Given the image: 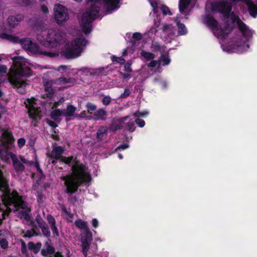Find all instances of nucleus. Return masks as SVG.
Listing matches in <instances>:
<instances>
[{
  "label": "nucleus",
  "mask_w": 257,
  "mask_h": 257,
  "mask_svg": "<svg viewBox=\"0 0 257 257\" xmlns=\"http://www.w3.org/2000/svg\"><path fill=\"white\" fill-rule=\"evenodd\" d=\"M245 3L248 7L250 15L255 17L257 16V5L251 0H245Z\"/></svg>",
  "instance_id": "nucleus-21"
},
{
  "label": "nucleus",
  "mask_w": 257,
  "mask_h": 257,
  "mask_svg": "<svg viewBox=\"0 0 257 257\" xmlns=\"http://www.w3.org/2000/svg\"><path fill=\"white\" fill-rule=\"evenodd\" d=\"M231 8L227 2H209L203 22L219 39L223 51L242 53L249 48L247 42L253 32L231 12Z\"/></svg>",
  "instance_id": "nucleus-1"
},
{
  "label": "nucleus",
  "mask_w": 257,
  "mask_h": 257,
  "mask_svg": "<svg viewBox=\"0 0 257 257\" xmlns=\"http://www.w3.org/2000/svg\"><path fill=\"white\" fill-rule=\"evenodd\" d=\"M63 110L55 109L51 113V117L55 120H57L61 116H63Z\"/></svg>",
  "instance_id": "nucleus-32"
},
{
  "label": "nucleus",
  "mask_w": 257,
  "mask_h": 257,
  "mask_svg": "<svg viewBox=\"0 0 257 257\" xmlns=\"http://www.w3.org/2000/svg\"><path fill=\"white\" fill-rule=\"evenodd\" d=\"M163 35L165 41L169 42V39H171L175 35L174 28L171 25H164L163 27Z\"/></svg>",
  "instance_id": "nucleus-14"
},
{
  "label": "nucleus",
  "mask_w": 257,
  "mask_h": 257,
  "mask_svg": "<svg viewBox=\"0 0 257 257\" xmlns=\"http://www.w3.org/2000/svg\"><path fill=\"white\" fill-rule=\"evenodd\" d=\"M149 114V112L148 111H144L143 112H140L138 111V112L135 113L134 115L135 117L137 116H141V117H145Z\"/></svg>",
  "instance_id": "nucleus-37"
},
{
  "label": "nucleus",
  "mask_w": 257,
  "mask_h": 257,
  "mask_svg": "<svg viewBox=\"0 0 257 257\" xmlns=\"http://www.w3.org/2000/svg\"><path fill=\"white\" fill-rule=\"evenodd\" d=\"M3 208H2V207L1 206H0V210H3Z\"/></svg>",
  "instance_id": "nucleus-64"
},
{
  "label": "nucleus",
  "mask_w": 257,
  "mask_h": 257,
  "mask_svg": "<svg viewBox=\"0 0 257 257\" xmlns=\"http://www.w3.org/2000/svg\"><path fill=\"white\" fill-rule=\"evenodd\" d=\"M31 1V0H24V3L26 5H29V4L30 3Z\"/></svg>",
  "instance_id": "nucleus-59"
},
{
  "label": "nucleus",
  "mask_w": 257,
  "mask_h": 257,
  "mask_svg": "<svg viewBox=\"0 0 257 257\" xmlns=\"http://www.w3.org/2000/svg\"><path fill=\"white\" fill-rule=\"evenodd\" d=\"M11 159L13 161L14 169L18 174L22 173L25 169V166L20 162V160L26 166L31 167L34 165L38 171H41L40 166L37 161L34 162L32 161H28L25 157L23 156L18 157L16 155H12Z\"/></svg>",
  "instance_id": "nucleus-10"
},
{
  "label": "nucleus",
  "mask_w": 257,
  "mask_h": 257,
  "mask_svg": "<svg viewBox=\"0 0 257 257\" xmlns=\"http://www.w3.org/2000/svg\"><path fill=\"white\" fill-rule=\"evenodd\" d=\"M142 38V34L140 33H135L133 35V39L134 40H140Z\"/></svg>",
  "instance_id": "nucleus-44"
},
{
  "label": "nucleus",
  "mask_w": 257,
  "mask_h": 257,
  "mask_svg": "<svg viewBox=\"0 0 257 257\" xmlns=\"http://www.w3.org/2000/svg\"><path fill=\"white\" fill-rule=\"evenodd\" d=\"M82 252L85 256H86L88 254V251L89 249V247H85L82 248Z\"/></svg>",
  "instance_id": "nucleus-50"
},
{
  "label": "nucleus",
  "mask_w": 257,
  "mask_h": 257,
  "mask_svg": "<svg viewBox=\"0 0 257 257\" xmlns=\"http://www.w3.org/2000/svg\"><path fill=\"white\" fill-rule=\"evenodd\" d=\"M25 104L28 109V113L30 117L34 119L41 117L40 105H42V103L40 100L32 97L28 99Z\"/></svg>",
  "instance_id": "nucleus-11"
},
{
  "label": "nucleus",
  "mask_w": 257,
  "mask_h": 257,
  "mask_svg": "<svg viewBox=\"0 0 257 257\" xmlns=\"http://www.w3.org/2000/svg\"><path fill=\"white\" fill-rule=\"evenodd\" d=\"M140 54L143 59L146 61L151 60L155 58V55L153 53L144 50H142Z\"/></svg>",
  "instance_id": "nucleus-30"
},
{
  "label": "nucleus",
  "mask_w": 257,
  "mask_h": 257,
  "mask_svg": "<svg viewBox=\"0 0 257 257\" xmlns=\"http://www.w3.org/2000/svg\"><path fill=\"white\" fill-rule=\"evenodd\" d=\"M42 11L45 14H47L49 12L48 8L45 6L42 7Z\"/></svg>",
  "instance_id": "nucleus-55"
},
{
  "label": "nucleus",
  "mask_w": 257,
  "mask_h": 257,
  "mask_svg": "<svg viewBox=\"0 0 257 257\" xmlns=\"http://www.w3.org/2000/svg\"><path fill=\"white\" fill-rule=\"evenodd\" d=\"M127 128L129 131L132 132L135 131L134 123L133 121L128 123Z\"/></svg>",
  "instance_id": "nucleus-47"
},
{
  "label": "nucleus",
  "mask_w": 257,
  "mask_h": 257,
  "mask_svg": "<svg viewBox=\"0 0 257 257\" xmlns=\"http://www.w3.org/2000/svg\"><path fill=\"white\" fill-rule=\"evenodd\" d=\"M11 59L13 61V65L8 74L9 81L17 87L18 92L24 94L28 84L22 77H28L31 75V70L28 67L30 63L21 56H15Z\"/></svg>",
  "instance_id": "nucleus-4"
},
{
  "label": "nucleus",
  "mask_w": 257,
  "mask_h": 257,
  "mask_svg": "<svg viewBox=\"0 0 257 257\" xmlns=\"http://www.w3.org/2000/svg\"><path fill=\"white\" fill-rule=\"evenodd\" d=\"M77 108L71 104L68 105L66 109H63V116L66 117L76 116L75 111Z\"/></svg>",
  "instance_id": "nucleus-22"
},
{
  "label": "nucleus",
  "mask_w": 257,
  "mask_h": 257,
  "mask_svg": "<svg viewBox=\"0 0 257 257\" xmlns=\"http://www.w3.org/2000/svg\"><path fill=\"white\" fill-rule=\"evenodd\" d=\"M124 70L126 72H132V70L131 68V65L130 64H126L124 65Z\"/></svg>",
  "instance_id": "nucleus-52"
},
{
  "label": "nucleus",
  "mask_w": 257,
  "mask_h": 257,
  "mask_svg": "<svg viewBox=\"0 0 257 257\" xmlns=\"http://www.w3.org/2000/svg\"><path fill=\"white\" fill-rule=\"evenodd\" d=\"M111 101V98L109 96H105L102 99V103L104 105H108Z\"/></svg>",
  "instance_id": "nucleus-45"
},
{
  "label": "nucleus",
  "mask_w": 257,
  "mask_h": 257,
  "mask_svg": "<svg viewBox=\"0 0 257 257\" xmlns=\"http://www.w3.org/2000/svg\"><path fill=\"white\" fill-rule=\"evenodd\" d=\"M53 14L55 20L59 25H63L69 18L67 9L60 4L55 5Z\"/></svg>",
  "instance_id": "nucleus-12"
},
{
  "label": "nucleus",
  "mask_w": 257,
  "mask_h": 257,
  "mask_svg": "<svg viewBox=\"0 0 257 257\" xmlns=\"http://www.w3.org/2000/svg\"><path fill=\"white\" fill-rule=\"evenodd\" d=\"M197 0H180L179 3V11L182 14L185 13L186 9L191 4H194Z\"/></svg>",
  "instance_id": "nucleus-20"
},
{
  "label": "nucleus",
  "mask_w": 257,
  "mask_h": 257,
  "mask_svg": "<svg viewBox=\"0 0 257 257\" xmlns=\"http://www.w3.org/2000/svg\"><path fill=\"white\" fill-rule=\"evenodd\" d=\"M36 220L40 227H43V226L46 224L43 219L39 215H37L36 217Z\"/></svg>",
  "instance_id": "nucleus-35"
},
{
  "label": "nucleus",
  "mask_w": 257,
  "mask_h": 257,
  "mask_svg": "<svg viewBox=\"0 0 257 257\" xmlns=\"http://www.w3.org/2000/svg\"><path fill=\"white\" fill-rule=\"evenodd\" d=\"M136 123L139 126L143 127L145 124V122L144 120L140 118H137L135 120Z\"/></svg>",
  "instance_id": "nucleus-42"
},
{
  "label": "nucleus",
  "mask_w": 257,
  "mask_h": 257,
  "mask_svg": "<svg viewBox=\"0 0 257 257\" xmlns=\"http://www.w3.org/2000/svg\"><path fill=\"white\" fill-rule=\"evenodd\" d=\"M179 18L177 17L175 20L178 28V35L180 36L184 35L187 33V29L184 24L179 23Z\"/></svg>",
  "instance_id": "nucleus-28"
},
{
  "label": "nucleus",
  "mask_w": 257,
  "mask_h": 257,
  "mask_svg": "<svg viewBox=\"0 0 257 257\" xmlns=\"http://www.w3.org/2000/svg\"><path fill=\"white\" fill-rule=\"evenodd\" d=\"M64 151V149L62 147H55L52 151L50 157L54 160L60 159L61 162L72 166V173L61 178L64 181L67 193L72 194L77 191L81 183L89 181L90 176L87 168L80 163L76 158L61 157Z\"/></svg>",
  "instance_id": "nucleus-2"
},
{
  "label": "nucleus",
  "mask_w": 257,
  "mask_h": 257,
  "mask_svg": "<svg viewBox=\"0 0 257 257\" xmlns=\"http://www.w3.org/2000/svg\"><path fill=\"white\" fill-rule=\"evenodd\" d=\"M3 39H8L15 43L20 42L22 47L32 54L37 55H43L45 56L53 57L58 55L57 53H53L46 51L42 50L37 44L33 43L28 39H24L19 40L17 37L13 35L4 33L1 36Z\"/></svg>",
  "instance_id": "nucleus-5"
},
{
  "label": "nucleus",
  "mask_w": 257,
  "mask_h": 257,
  "mask_svg": "<svg viewBox=\"0 0 257 257\" xmlns=\"http://www.w3.org/2000/svg\"><path fill=\"white\" fill-rule=\"evenodd\" d=\"M40 228L42 229V231L45 236H49L50 235V231L47 224L43 226V227H41Z\"/></svg>",
  "instance_id": "nucleus-36"
},
{
  "label": "nucleus",
  "mask_w": 257,
  "mask_h": 257,
  "mask_svg": "<svg viewBox=\"0 0 257 257\" xmlns=\"http://www.w3.org/2000/svg\"><path fill=\"white\" fill-rule=\"evenodd\" d=\"M151 6L153 8V11L154 14H157L158 13V9H160L164 15H171L172 14L169 9L161 3L159 0H149Z\"/></svg>",
  "instance_id": "nucleus-13"
},
{
  "label": "nucleus",
  "mask_w": 257,
  "mask_h": 257,
  "mask_svg": "<svg viewBox=\"0 0 257 257\" xmlns=\"http://www.w3.org/2000/svg\"><path fill=\"white\" fill-rule=\"evenodd\" d=\"M81 241L82 248L85 247H90V244L92 240V233H90V236L86 235H81Z\"/></svg>",
  "instance_id": "nucleus-24"
},
{
  "label": "nucleus",
  "mask_w": 257,
  "mask_h": 257,
  "mask_svg": "<svg viewBox=\"0 0 257 257\" xmlns=\"http://www.w3.org/2000/svg\"><path fill=\"white\" fill-rule=\"evenodd\" d=\"M128 148V144H123L120 146H119L118 147H117L116 149V151H117L120 149L124 150Z\"/></svg>",
  "instance_id": "nucleus-49"
},
{
  "label": "nucleus",
  "mask_w": 257,
  "mask_h": 257,
  "mask_svg": "<svg viewBox=\"0 0 257 257\" xmlns=\"http://www.w3.org/2000/svg\"><path fill=\"white\" fill-rule=\"evenodd\" d=\"M8 201L11 204L9 208L13 211H19V215L21 218H24L27 221H31V217L29 214L30 209L27 206L26 203L23 200L22 196L19 195L18 193H14L12 195L8 196Z\"/></svg>",
  "instance_id": "nucleus-7"
},
{
  "label": "nucleus",
  "mask_w": 257,
  "mask_h": 257,
  "mask_svg": "<svg viewBox=\"0 0 257 257\" xmlns=\"http://www.w3.org/2000/svg\"><path fill=\"white\" fill-rule=\"evenodd\" d=\"M23 19L24 17L21 15H18L16 16H11L8 19V23L11 27H14L18 25Z\"/></svg>",
  "instance_id": "nucleus-18"
},
{
  "label": "nucleus",
  "mask_w": 257,
  "mask_h": 257,
  "mask_svg": "<svg viewBox=\"0 0 257 257\" xmlns=\"http://www.w3.org/2000/svg\"><path fill=\"white\" fill-rule=\"evenodd\" d=\"M123 78H124V79H130V78L131 77V75H129V74H123Z\"/></svg>",
  "instance_id": "nucleus-56"
},
{
  "label": "nucleus",
  "mask_w": 257,
  "mask_h": 257,
  "mask_svg": "<svg viewBox=\"0 0 257 257\" xmlns=\"http://www.w3.org/2000/svg\"><path fill=\"white\" fill-rule=\"evenodd\" d=\"M127 53V49H125L123 52V55H126Z\"/></svg>",
  "instance_id": "nucleus-62"
},
{
  "label": "nucleus",
  "mask_w": 257,
  "mask_h": 257,
  "mask_svg": "<svg viewBox=\"0 0 257 257\" xmlns=\"http://www.w3.org/2000/svg\"><path fill=\"white\" fill-rule=\"evenodd\" d=\"M35 235V231L34 230H29L26 232V233L24 234V236L30 237Z\"/></svg>",
  "instance_id": "nucleus-43"
},
{
  "label": "nucleus",
  "mask_w": 257,
  "mask_h": 257,
  "mask_svg": "<svg viewBox=\"0 0 257 257\" xmlns=\"http://www.w3.org/2000/svg\"><path fill=\"white\" fill-rule=\"evenodd\" d=\"M56 84L55 80H50L46 81L44 83L45 90L48 93L49 97H51L54 94L55 91L53 88V85Z\"/></svg>",
  "instance_id": "nucleus-19"
},
{
  "label": "nucleus",
  "mask_w": 257,
  "mask_h": 257,
  "mask_svg": "<svg viewBox=\"0 0 257 257\" xmlns=\"http://www.w3.org/2000/svg\"><path fill=\"white\" fill-rule=\"evenodd\" d=\"M131 93V91L128 89H125L123 93L121 95L122 98L128 96Z\"/></svg>",
  "instance_id": "nucleus-48"
},
{
  "label": "nucleus",
  "mask_w": 257,
  "mask_h": 257,
  "mask_svg": "<svg viewBox=\"0 0 257 257\" xmlns=\"http://www.w3.org/2000/svg\"><path fill=\"white\" fill-rule=\"evenodd\" d=\"M75 224L78 228L84 230V231L81 234V235L86 234L87 235H88V236H90V233H92L88 227L87 222L79 219L75 221Z\"/></svg>",
  "instance_id": "nucleus-15"
},
{
  "label": "nucleus",
  "mask_w": 257,
  "mask_h": 257,
  "mask_svg": "<svg viewBox=\"0 0 257 257\" xmlns=\"http://www.w3.org/2000/svg\"><path fill=\"white\" fill-rule=\"evenodd\" d=\"M107 116V112L103 109L100 108L95 111L91 116L92 119L95 120H104Z\"/></svg>",
  "instance_id": "nucleus-17"
},
{
  "label": "nucleus",
  "mask_w": 257,
  "mask_h": 257,
  "mask_svg": "<svg viewBox=\"0 0 257 257\" xmlns=\"http://www.w3.org/2000/svg\"><path fill=\"white\" fill-rule=\"evenodd\" d=\"M128 118V117L126 116V117H122L120 119V121L122 122H124L125 120H126Z\"/></svg>",
  "instance_id": "nucleus-58"
},
{
  "label": "nucleus",
  "mask_w": 257,
  "mask_h": 257,
  "mask_svg": "<svg viewBox=\"0 0 257 257\" xmlns=\"http://www.w3.org/2000/svg\"><path fill=\"white\" fill-rule=\"evenodd\" d=\"M41 246V243L34 244L33 242H29L28 244L29 249L33 250L35 253H37L40 251Z\"/></svg>",
  "instance_id": "nucleus-29"
},
{
  "label": "nucleus",
  "mask_w": 257,
  "mask_h": 257,
  "mask_svg": "<svg viewBox=\"0 0 257 257\" xmlns=\"http://www.w3.org/2000/svg\"><path fill=\"white\" fill-rule=\"evenodd\" d=\"M0 245L3 249H6L8 247V242L5 238H3L0 240Z\"/></svg>",
  "instance_id": "nucleus-38"
},
{
  "label": "nucleus",
  "mask_w": 257,
  "mask_h": 257,
  "mask_svg": "<svg viewBox=\"0 0 257 257\" xmlns=\"http://www.w3.org/2000/svg\"><path fill=\"white\" fill-rule=\"evenodd\" d=\"M22 245L23 248H22V251L24 252V250H25V244L24 242H23Z\"/></svg>",
  "instance_id": "nucleus-61"
},
{
  "label": "nucleus",
  "mask_w": 257,
  "mask_h": 257,
  "mask_svg": "<svg viewBox=\"0 0 257 257\" xmlns=\"http://www.w3.org/2000/svg\"><path fill=\"white\" fill-rule=\"evenodd\" d=\"M86 107L88 113L92 114V112L96 109V105L91 102H87Z\"/></svg>",
  "instance_id": "nucleus-33"
},
{
  "label": "nucleus",
  "mask_w": 257,
  "mask_h": 257,
  "mask_svg": "<svg viewBox=\"0 0 257 257\" xmlns=\"http://www.w3.org/2000/svg\"><path fill=\"white\" fill-rule=\"evenodd\" d=\"M168 52L166 50L165 53H161V56L160 57L159 60V65L157 67V70L159 72L161 68V65H168L171 62V59L170 57L168 56Z\"/></svg>",
  "instance_id": "nucleus-16"
},
{
  "label": "nucleus",
  "mask_w": 257,
  "mask_h": 257,
  "mask_svg": "<svg viewBox=\"0 0 257 257\" xmlns=\"http://www.w3.org/2000/svg\"><path fill=\"white\" fill-rule=\"evenodd\" d=\"M151 49L153 51H159L161 53L166 52L167 48L164 46H161L157 42L153 41L151 45Z\"/></svg>",
  "instance_id": "nucleus-26"
},
{
  "label": "nucleus",
  "mask_w": 257,
  "mask_h": 257,
  "mask_svg": "<svg viewBox=\"0 0 257 257\" xmlns=\"http://www.w3.org/2000/svg\"><path fill=\"white\" fill-rule=\"evenodd\" d=\"M118 158L120 159H122L123 158V156L122 155H121V154H119L118 155Z\"/></svg>",
  "instance_id": "nucleus-63"
},
{
  "label": "nucleus",
  "mask_w": 257,
  "mask_h": 257,
  "mask_svg": "<svg viewBox=\"0 0 257 257\" xmlns=\"http://www.w3.org/2000/svg\"><path fill=\"white\" fill-rule=\"evenodd\" d=\"M48 123L53 127H56L57 125L55 124V123L52 121L49 120L48 121Z\"/></svg>",
  "instance_id": "nucleus-54"
},
{
  "label": "nucleus",
  "mask_w": 257,
  "mask_h": 257,
  "mask_svg": "<svg viewBox=\"0 0 257 257\" xmlns=\"http://www.w3.org/2000/svg\"><path fill=\"white\" fill-rule=\"evenodd\" d=\"M37 40L45 46L53 48L62 43L64 38L62 33H56L53 30H45L38 32Z\"/></svg>",
  "instance_id": "nucleus-6"
},
{
  "label": "nucleus",
  "mask_w": 257,
  "mask_h": 257,
  "mask_svg": "<svg viewBox=\"0 0 257 257\" xmlns=\"http://www.w3.org/2000/svg\"><path fill=\"white\" fill-rule=\"evenodd\" d=\"M68 68V67L66 65H61L60 66H59L58 68H57V70L58 71H61L62 70L63 71H65L66 70H67Z\"/></svg>",
  "instance_id": "nucleus-53"
},
{
  "label": "nucleus",
  "mask_w": 257,
  "mask_h": 257,
  "mask_svg": "<svg viewBox=\"0 0 257 257\" xmlns=\"http://www.w3.org/2000/svg\"><path fill=\"white\" fill-rule=\"evenodd\" d=\"M158 65L159 63L156 60H153L148 64V66L151 70H152L154 67L158 66Z\"/></svg>",
  "instance_id": "nucleus-40"
},
{
  "label": "nucleus",
  "mask_w": 257,
  "mask_h": 257,
  "mask_svg": "<svg viewBox=\"0 0 257 257\" xmlns=\"http://www.w3.org/2000/svg\"><path fill=\"white\" fill-rule=\"evenodd\" d=\"M54 248L52 246L47 244L46 249H43L41 251V253L43 256H47L48 254H52L54 252Z\"/></svg>",
  "instance_id": "nucleus-31"
},
{
  "label": "nucleus",
  "mask_w": 257,
  "mask_h": 257,
  "mask_svg": "<svg viewBox=\"0 0 257 257\" xmlns=\"http://www.w3.org/2000/svg\"><path fill=\"white\" fill-rule=\"evenodd\" d=\"M61 208L65 217L70 222H72L73 217L72 215L68 212V211L66 210V208L64 206H62Z\"/></svg>",
  "instance_id": "nucleus-34"
},
{
  "label": "nucleus",
  "mask_w": 257,
  "mask_h": 257,
  "mask_svg": "<svg viewBox=\"0 0 257 257\" xmlns=\"http://www.w3.org/2000/svg\"><path fill=\"white\" fill-rule=\"evenodd\" d=\"M47 221L50 224L51 229L54 233L58 235V231L56 226V222L55 218L51 215H48L47 216Z\"/></svg>",
  "instance_id": "nucleus-25"
},
{
  "label": "nucleus",
  "mask_w": 257,
  "mask_h": 257,
  "mask_svg": "<svg viewBox=\"0 0 257 257\" xmlns=\"http://www.w3.org/2000/svg\"><path fill=\"white\" fill-rule=\"evenodd\" d=\"M92 224L94 227L96 228L98 226V220L95 218L93 219L92 220Z\"/></svg>",
  "instance_id": "nucleus-51"
},
{
  "label": "nucleus",
  "mask_w": 257,
  "mask_h": 257,
  "mask_svg": "<svg viewBox=\"0 0 257 257\" xmlns=\"http://www.w3.org/2000/svg\"><path fill=\"white\" fill-rule=\"evenodd\" d=\"M75 82V80L71 78H66L64 77H60L55 80L56 85H64L67 84H72Z\"/></svg>",
  "instance_id": "nucleus-23"
},
{
  "label": "nucleus",
  "mask_w": 257,
  "mask_h": 257,
  "mask_svg": "<svg viewBox=\"0 0 257 257\" xmlns=\"http://www.w3.org/2000/svg\"><path fill=\"white\" fill-rule=\"evenodd\" d=\"M107 127L103 126H100L96 133V137L98 140H102L105 138L107 134Z\"/></svg>",
  "instance_id": "nucleus-27"
},
{
  "label": "nucleus",
  "mask_w": 257,
  "mask_h": 257,
  "mask_svg": "<svg viewBox=\"0 0 257 257\" xmlns=\"http://www.w3.org/2000/svg\"><path fill=\"white\" fill-rule=\"evenodd\" d=\"M1 144L0 145V158L4 162L9 161L12 155H14L9 152L7 147L8 144H12L14 142V138L11 132L8 130H4L1 138Z\"/></svg>",
  "instance_id": "nucleus-9"
},
{
  "label": "nucleus",
  "mask_w": 257,
  "mask_h": 257,
  "mask_svg": "<svg viewBox=\"0 0 257 257\" xmlns=\"http://www.w3.org/2000/svg\"><path fill=\"white\" fill-rule=\"evenodd\" d=\"M8 68L6 65L0 64V74H5Z\"/></svg>",
  "instance_id": "nucleus-46"
},
{
  "label": "nucleus",
  "mask_w": 257,
  "mask_h": 257,
  "mask_svg": "<svg viewBox=\"0 0 257 257\" xmlns=\"http://www.w3.org/2000/svg\"><path fill=\"white\" fill-rule=\"evenodd\" d=\"M88 10L82 15L80 25L83 32L87 34L91 31V23L98 16L102 4L107 13L110 14L119 7V0H87Z\"/></svg>",
  "instance_id": "nucleus-3"
},
{
  "label": "nucleus",
  "mask_w": 257,
  "mask_h": 257,
  "mask_svg": "<svg viewBox=\"0 0 257 257\" xmlns=\"http://www.w3.org/2000/svg\"><path fill=\"white\" fill-rule=\"evenodd\" d=\"M156 32H157V30H156V29L155 28H152L150 30L149 33H152L155 34L156 33Z\"/></svg>",
  "instance_id": "nucleus-57"
},
{
  "label": "nucleus",
  "mask_w": 257,
  "mask_h": 257,
  "mask_svg": "<svg viewBox=\"0 0 257 257\" xmlns=\"http://www.w3.org/2000/svg\"><path fill=\"white\" fill-rule=\"evenodd\" d=\"M154 22H155V26H156V27H158L159 26V25H160V23H159V22H156V20H154Z\"/></svg>",
  "instance_id": "nucleus-60"
},
{
  "label": "nucleus",
  "mask_w": 257,
  "mask_h": 257,
  "mask_svg": "<svg viewBox=\"0 0 257 257\" xmlns=\"http://www.w3.org/2000/svg\"><path fill=\"white\" fill-rule=\"evenodd\" d=\"M87 44V41L80 37L74 39L63 51V54L68 59L75 58L80 56L84 48Z\"/></svg>",
  "instance_id": "nucleus-8"
},
{
  "label": "nucleus",
  "mask_w": 257,
  "mask_h": 257,
  "mask_svg": "<svg viewBox=\"0 0 257 257\" xmlns=\"http://www.w3.org/2000/svg\"><path fill=\"white\" fill-rule=\"evenodd\" d=\"M26 144V140L25 139L22 138L18 140V145L20 148H22L25 146Z\"/></svg>",
  "instance_id": "nucleus-41"
},
{
  "label": "nucleus",
  "mask_w": 257,
  "mask_h": 257,
  "mask_svg": "<svg viewBox=\"0 0 257 257\" xmlns=\"http://www.w3.org/2000/svg\"><path fill=\"white\" fill-rule=\"evenodd\" d=\"M112 60L113 61H116L120 64H123L125 62V60L122 57H115L114 56H112Z\"/></svg>",
  "instance_id": "nucleus-39"
}]
</instances>
